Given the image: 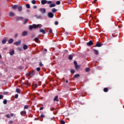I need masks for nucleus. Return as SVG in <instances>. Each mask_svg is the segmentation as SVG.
Listing matches in <instances>:
<instances>
[{"instance_id": "nucleus-1", "label": "nucleus", "mask_w": 124, "mask_h": 124, "mask_svg": "<svg viewBox=\"0 0 124 124\" xmlns=\"http://www.w3.org/2000/svg\"><path fill=\"white\" fill-rule=\"evenodd\" d=\"M39 29L41 28V26H40V24H33L32 25H30L29 26V30L30 31H32L33 29Z\"/></svg>"}, {"instance_id": "nucleus-2", "label": "nucleus", "mask_w": 124, "mask_h": 124, "mask_svg": "<svg viewBox=\"0 0 124 124\" xmlns=\"http://www.w3.org/2000/svg\"><path fill=\"white\" fill-rule=\"evenodd\" d=\"M27 75H28V76H31V75L33 76V75H35V70H33L31 72L29 73Z\"/></svg>"}, {"instance_id": "nucleus-3", "label": "nucleus", "mask_w": 124, "mask_h": 124, "mask_svg": "<svg viewBox=\"0 0 124 124\" xmlns=\"http://www.w3.org/2000/svg\"><path fill=\"white\" fill-rule=\"evenodd\" d=\"M47 16L49 18H53V17H54V14L51 12H49L47 14Z\"/></svg>"}, {"instance_id": "nucleus-4", "label": "nucleus", "mask_w": 124, "mask_h": 124, "mask_svg": "<svg viewBox=\"0 0 124 124\" xmlns=\"http://www.w3.org/2000/svg\"><path fill=\"white\" fill-rule=\"evenodd\" d=\"M87 46H92V45H93V41H90L87 43Z\"/></svg>"}, {"instance_id": "nucleus-5", "label": "nucleus", "mask_w": 124, "mask_h": 124, "mask_svg": "<svg viewBox=\"0 0 124 124\" xmlns=\"http://www.w3.org/2000/svg\"><path fill=\"white\" fill-rule=\"evenodd\" d=\"M6 41H7V38L5 37L2 40L1 43L4 45L6 43Z\"/></svg>"}, {"instance_id": "nucleus-6", "label": "nucleus", "mask_w": 124, "mask_h": 124, "mask_svg": "<svg viewBox=\"0 0 124 124\" xmlns=\"http://www.w3.org/2000/svg\"><path fill=\"white\" fill-rule=\"evenodd\" d=\"M102 46V43L97 42L95 45V47H101Z\"/></svg>"}, {"instance_id": "nucleus-7", "label": "nucleus", "mask_w": 124, "mask_h": 124, "mask_svg": "<svg viewBox=\"0 0 124 124\" xmlns=\"http://www.w3.org/2000/svg\"><path fill=\"white\" fill-rule=\"evenodd\" d=\"M16 21H22L23 20V17L22 16H17L16 18Z\"/></svg>"}, {"instance_id": "nucleus-8", "label": "nucleus", "mask_w": 124, "mask_h": 124, "mask_svg": "<svg viewBox=\"0 0 124 124\" xmlns=\"http://www.w3.org/2000/svg\"><path fill=\"white\" fill-rule=\"evenodd\" d=\"M13 41H14V39L11 38L8 41V42L9 44H12V43H13Z\"/></svg>"}, {"instance_id": "nucleus-9", "label": "nucleus", "mask_w": 124, "mask_h": 124, "mask_svg": "<svg viewBox=\"0 0 124 124\" xmlns=\"http://www.w3.org/2000/svg\"><path fill=\"white\" fill-rule=\"evenodd\" d=\"M40 11H41L42 13L44 14L46 12V10L45 8H40Z\"/></svg>"}, {"instance_id": "nucleus-10", "label": "nucleus", "mask_w": 124, "mask_h": 124, "mask_svg": "<svg viewBox=\"0 0 124 124\" xmlns=\"http://www.w3.org/2000/svg\"><path fill=\"white\" fill-rule=\"evenodd\" d=\"M15 45H16V46H18V45H20V44H21V40H19L17 42H16L14 43Z\"/></svg>"}, {"instance_id": "nucleus-11", "label": "nucleus", "mask_w": 124, "mask_h": 124, "mask_svg": "<svg viewBox=\"0 0 124 124\" xmlns=\"http://www.w3.org/2000/svg\"><path fill=\"white\" fill-rule=\"evenodd\" d=\"M20 115H21V116H24V115H27V111H21L20 112Z\"/></svg>"}, {"instance_id": "nucleus-12", "label": "nucleus", "mask_w": 124, "mask_h": 124, "mask_svg": "<svg viewBox=\"0 0 124 124\" xmlns=\"http://www.w3.org/2000/svg\"><path fill=\"white\" fill-rule=\"evenodd\" d=\"M41 4L44 5V4H46L47 3V0H42L41 1Z\"/></svg>"}, {"instance_id": "nucleus-13", "label": "nucleus", "mask_w": 124, "mask_h": 124, "mask_svg": "<svg viewBox=\"0 0 124 124\" xmlns=\"http://www.w3.org/2000/svg\"><path fill=\"white\" fill-rule=\"evenodd\" d=\"M53 100H54V101H57V102H59V96H56L54 97Z\"/></svg>"}, {"instance_id": "nucleus-14", "label": "nucleus", "mask_w": 124, "mask_h": 124, "mask_svg": "<svg viewBox=\"0 0 124 124\" xmlns=\"http://www.w3.org/2000/svg\"><path fill=\"white\" fill-rule=\"evenodd\" d=\"M9 16L11 17H13V16H14L15 15V14L13 12H10L9 14Z\"/></svg>"}, {"instance_id": "nucleus-15", "label": "nucleus", "mask_w": 124, "mask_h": 124, "mask_svg": "<svg viewBox=\"0 0 124 124\" xmlns=\"http://www.w3.org/2000/svg\"><path fill=\"white\" fill-rule=\"evenodd\" d=\"M23 48L24 50H27L28 49V48H29V46H28V45H24L23 46Z\"/></svg>"}, {"instance_id": "nucleus-16", "label": "nucleus", "mask_w": 124, "mask_h": 124, "mask_svg": "<svg viewBox=\"0 0 124 124\" xmlns=\"http://www.w3.org/2000/svg\"><path fill=\"white\" fill-rule=\"evenodd\" d=\"M27 34H28V32H27V31H24L23 32H22L23 36H26Z\"/></svg>"}, {"instance_id": "nucleus-17", "label": "nucleus", "mask_w": 124, "mask_h": 124, "mask_svg": "<svg viewBox=\"0 0 124 124\" xmlns=\"http://www.w3.org/2000/svg\"><path fill=\"white\" fill-rule=\"evenodd\" d=\"M94 53L95 54V55H98V50H96V49H93V50Z\"/></svg>"}, {"instance_id": "nucleus-18", "label": "nucleus", "mask_w": 124, "mask_h": 124, "mask_svg": "<svg viewBox=\"0 0 124 124\" xmlns=\"http://www.w3.org/2000/svg\"><path fill=\"white\" fill-rule=\"evenodd\" d=\"M40 32H42V33H43V34H45V33H46L45 31L43 29L40 30Z\"/></svg>"}, {"instance_id": "nucleus-19", "label": "nucleus", "mask_w": 124, "mask_h": 124, "mask_svg": "<svg viewBox=\"0 0 124 124\" xmlns=\"http://www.w3.org/2000/svg\"><path fill=\"white\" fill-rule=\"evenodd\" d=\"M9 54L11 56H13V55H14V50L11 51Z\"/></svg>"}, {"instance_id": "nucleus-20", "label": "nucleus", "mask_w": 124, "mask_h": 124, "mask_svg": "<svg viewBox=\"0 0 124 124\" xmlns=\"http://www.w3.org/2000/svg\"><path fill=\"white\" fill-rule=\"evenodd\" d=\"M78 77H80L79 74H76L74 76V78H78Z\"/></svg>"}, {"instance_id": "nucleus-21", "label": "nucleus", "mask_w": 124, "mask_h": 124, "mask_svg": "<svg viewBox=\"0 0 124 124\" xmlns=\"http://www.w3.org/2000/svg\"><path fill=\"white\" fill-rule=\"evenodd\" d=\"M18 8V6L17 5H15L12 6L13 9H16Z\"/></svg>"}, {"instance_id": "nucleus-22", "label": "nucleus", "mask_w": 124, "mask_h": 124, "mask_svg": "<svg viewBox=\"0 0 124 124\" xmlns=\"http://www.w3.org/2000/svg\"><path fill=\"white\" fill-rule=\"evenodd\" d=\"M17 9L18 10V11H22V6H17Z\"/></svg>"}, {"instance_id": "nucleus-23", "label": "nucleus", "mask_w": 124, "mask_h": 124, "mask_svg": "<svg viewBox=\"0 0 124 124\" xmlns=\"http://www.w3.org/2000/svg\"><path fill=\"white\" fill-rule=\"evenodd\" d=\"M52 12H53V13H56V12H57V9H56L55 8H52Z\"/></svg>"}, {"instance_id": "nucleus-24", "label": "nucleus", "mask_w": 124, "mask_h": 124, "mask_svg": "<svg viewBox=\"0 0 124 124\" xmlns=\"http://www.w3.org/2000/svg\"><path fill=\"white\" fill-rule=\"evenodd\" d=\"M56 6V4H51L49 5V7L52 8V7H55Z\"/></svg>"}, {"instance_id": "nucleus-25", "label": "nucleus", "mask_w": 124, "mask_h": 124, "mask_svg": "<svg viewBox=\"0 0 124 124\" xmlns=\"http://www.w3.org/2000/svg\"><path fill=\"white\" fill-rule=\"evenodd\" d=\"M16 93H20L21 90L19 89H16Z\"/></svg>"}, {"instance_id": "nucleus-26", "label": "nucleus", "mask_w": 124, "mask_h": 124, "mask_svg": "<svg viewBox=\"0 0 124 124\" xmlns=\"http://www.w3.org/2000/svg\"><path fill=\"white\" fill-rule=\"evenodd\" d=\"M8 50V48L7 47H3V49H2V51L3 52H4V51H7Z\"/></svg>"}, {"instance_id": "nucleus-27", "label": "nucleus", "mask_w": 124, "mask_h": 124, "mask_svg": "<svg viewBox=\"0 0 124 124\" xmlns=\"http://www.w3.org/2000/svg\"><path fill=\"white\" fill-rule=\"evenodd\" d=\"M34 41H35V42H38V41H39L38 37L35 38Z\"/></svg>"}, {"instance_id": "nucleus-28", "label": "nucleus", "mask_w": 124, "mask_h": 124, "mask_svg": "<svg viewBox=\"0 0 124 124\" xmlns=\"http://www.w3.org/2000/svg\"><path fill=\"white\" fill-rule=\"evenodd\" d=\"M68 59H69V60H72V59H73L72 55H69Z\"/></svg>"}, {"instance_id": "nucleus-29", "label": "nucleus", "mask_w": 124, "mask_h": 124, "mask_svg": "<svg viewBox=\"0 0 124 124\" xmlns=\"http://www.w3.org/2000/svg\"><path fill=\"white\" fill-rule=\"evenodd\" d=\"M3 104H6L7 103V99H4L3 101Z\"/></svg>"}, {"instance_id": "nucleus-30", "label": "nucleus", "mask_w": 124, "mask_h": 124, "mask_svg": "<svg viewBox=\"0 0 124 124\" xmlns=\"http://www.w3.org/2000/svg\"><path fill=\"white\" fill-rule=\"evenodd\" d=\"M75 67L77 70H78V68H79L80 67V66H79V65H75Z\"/></svg>"}, {"instance_id": "nucleus-31", "label": "nucleus", "mask_w": 124, "mask_h": 124, "mask_svg": "<svg viewBox=\"0 0 124 124\" xmlns=\"http://www.w3.org/2000/svg\"><path fill=\"white\" fill-rule=\"evenodd\" d=\"M104 92L105 93H107V92H108V88H105L104 89Z\"/></svg>"}, {"instance_id": "nucleus-32", "label": "nucleus", "mask_w": 124, "mask_h": 124, "mask_svg": "<svg viewBox=\"0 0 124 124\" xmlns=\"http://www.w3.org/2000/svg\"><path fill=\"white\" fill-rule=\"evenodd\" d=\"M34 37H35V34H32L31 35V38L32 39H33V38H34Z\"/></svg>"}, {"instance_id": "nucleus-33", "label": "nucleus", "mask_w": 124, "mask_h": 124, "mask_svg": "<svg viewBox=\"0 0 124 124\" xmlns=\"http://www.w3.org/2000/svg\"><path fill=\"white\" fill-rule=\"evenodd\" d=\"M70 72L72 73V74H74V73H75V71L73 69H71Z\"/></svg>"}, {"instance_id": "nucleus-34", "label": "nucleus", "mask_w": 124, "mask_h": 124, "mask_svg": "<svg viewBox=\"0 0 124 124\" xmlns=\"http://www.w3.org/2000/svg\"><path fill=\"white\" fill-rule=\"evenodd\" d=\"M56 3L57 5H59V4H61V1H57Z\"/></svg>"}, {"instance_id": "nucleus-35", "label": "nucleus", "mask_w": 124, "mask_h": 124, "mask_svg": "<svg viewBox=\"0 0 124 124\" xmlns=\"http://www.w3.org/2000/svg\"><path fill=\"white\" fill-rule=\"evenodd\" d=\"M60 123H61V124H65V122L63 120H61L60 121Z\"/></svg>"}, {"instance_id": "nucleus-36", "label": "nucleus", "mask_w": 124, "mask_h": 124, "mask_svg": "<svg viewBox=\"0 0 124 124\" xmlns=\"http://www.w3.org/2000/svg\"><path fill=\"white\" fill-rule=\"evenodd\" d=\"M31 3H32V4H35V3H36V2L35 1V0H32L31 1Z\"/></svg>"}, {"instance_id": "nucleus-37", "label": "nucleus", "mask_w": 124, "mask_h": 124, "mask_svg": "<svg viewBox=\"0 0 124 124\" xmlns=\"http://www.w3.org/2000/svg\"><path fill=\"white\" fill-rule=\"evenodd\" d=\"M24 109H28L29 105H25L24 107Z\"/></svg>"}, {"instance_id": "nucleus-38", "label": "nucleus", "mask_w": 124, "mask_h": 124, "mask_svg": "<svg viewBox=\"0 0 124 124\" xmlns=\"http://www.w3.org/2000/svg\"><path fill=\"white\" fill-rule=\"evenodd\" d=\"M26 7H27V8H31V6H30L29 4H27Z\"/></svg>"}, {"instance_id": "nucleus-39", "label": "nucleus", "mask_w": 124, "mask_h": 124, "mask_svg": "<svg viewBox=\"0 0 124 124\" xmlns=\"http://www.w3.org/2000/svg\"><path fill=\"white\" fill-rule=\"evenodd\" d=\"M85 70H86V72H89V71H90V69L89 68H86Z\"/></svg>"}, {"instance_id": "nucleus-40", "label": "nucleus", "mask_w": 124, "mask_h": 124, "mask_svg": "<svg viewBox=\"0 0 124 124\" xmlns=\"http://www.w3.org/2000/svg\"><path fill=\"white\" fill-rule=\"evenodd\" d=\"M28 21H29V19H25L24 20V24H27V22H28Z\"/></svg>"}, {"instance_id": "nucleus-41", "label": "nucleus", "mask_w": 124, "mask_h": 124, "mask_svg": "<svg viewBox=\"0 0 124 124\" xmlns=\"http://www.w3.org/2000/svg\"><path fill=\"white\" fill-rule=\"evenodd\" d=\"M40 67H37V68H36V70H37V71H38V72H39V71H40Z\"/></svg>"}, {"instance_id": "nucleus-42", "label": "nucleus", "mask_w": 124, "mask_h": 124, "mask_svg": "<svg viewBox=\"0 0 124 124\" xmlns=\"http://www.w3.org/2000/svg\"><path fill=\"white\" fill-rule=\"evenodd\" d=\"M54 24H55L56 26L59 25V22H58V21H55V22H54Z\"/></svg>"}, {"instance_id": "nucleus-43", "label": "nucleus", "mask_w": 124, "mask_h": 124, "mask_svg": "<svg viewBox=\"0 0 124 124\" xmlns=\"http://www.w3.org/2000/svg\"><path fill=\"white\" fill-rule=\"evenodd\" d=\"M33 86L35 87V88H37V84H36V83H33Z\"/></svg>"}, {"instance_id": "nucleus-44", "label": "nucleus", "mask_w": 124, "mask_h": 124, "mask_svg": "<svg viewBox=\"0 0 124 124\" xmlns=\"http://www.w3.org/2000/svg\"><path fill=\"white\" fill-rule=\"evenodd\" d=\"M6 117L8 118V119H10V115H9V114H7Z\"/></svg>"}, {"instance_id": "nucleus-45", "label": "nucleus", "mask_w": 124, "mask_h": 124, "mask_svg": "<svg viewBox=\"0 0 124 124\" xmlns=\"http://www.w3.org/2000/svg\"><path fill=\"white\" fill-rule=\"evenodd\" d=\"M2 98H3V95H0V99H2Z\"/></svg>"}, {"instance_id": "nucleus-46", "label": "nucleus", "mask_w": 124, "mask_h": 124, "mask_svg": "<svg viewBox=\"0 0 124 124\" xmlns=\"http://www.w3.org/2000/svg\"><path fill=\"white\" fill-rule=\"evenodd\" d=\"M18 94H16V95H15V98H18Z\"/></svg>"}, {"instance_id": "nucleus-47", "label": "nucleus", "mask_w": 124, "mask_h": 124, "mask_svg": "<svg viewBox=\"0 0 124 124\" xmlns=\"http://www.w3.org/2000/svg\"><path fill=\"white\" fill-rule=\"evenodd\" d=\"M43 65V64H42V62H39V66H42Z\"/></svg>"}, {"instance_id": "nucleus-48", "label": "nucleus", "mask_w": 124, "mask_h": 124, "mask_svg": "<svg viewBox=\"0 0 124 124\" xmlns=\"http://www.w3.org/2000/svg\"><path fill=\"white\" fill-rule=\"evenodd\" d=\"M50 3H52V1H47V4H50Z\"/></svg>"}, {"instance_id": "nucleus-49", "label": "nucleus", "mask_w": 124, "mask_h": 124, "mask_svg": "<svg viewBox=\"0 0 124 124\" xmlns=\"http://www.w3.org/2000/svg\"><path fill=\"white\" fill-rule=\"evenodd\" d=\"M40 117H41V118H45V116H44V115H43V114H41Z\"/></svg>"}, {"instance_id": "nucleus-50", "label": "nucleus", "mask_w": 124, "mask_h": 124, "mask_svg": "<svg viewBox=\"0 0 124 124\" xmlns=\"http://www.w3.org/2000/svg\"><path fill=\"white\" fill-rule=\"evenodd\" d=\"M74 64H75V65H77V62L76 61H74Z\"/></svg>"}, {"instance_id": "nucleus-51", "label": "nucleus", "mask_w": 124, "mask_h": 124, "mask_svg": "<svg viewBox=\"0 0 124 124\" xmlns=\"http://www.w3.org/2000/svg\"><path fill=\"white\" fill-rule=\"evenodd\" d=\"M52 32V29H50L49 31V33H51Z\"/></svg>"}, {"instance_id": "nucleus-52", "label": "nucleus", "mask_w": 124, "mask_h": 124, "mask_svg": "<svg viewBox=\"0 0 124 124\" xmlns=\"http://www.w3.org/2000/svg\"><path fill=\"white\" fill-rule=\"evenodd\" d=\"M7 93H8V92H3V94H7Z\"/></svg>"}, {"instance_id": "nucleus-53", "label": "nucleus", "mask_w": 124, "mask_h": 124, "mask_svg": "<svg viewBox=\"0 0 124 124\" xmlns=\"http://www.w3.org/2000/svg\"><path fill=\"white\" fill-rule=\"evenodd\" d=\"M33 8L34 9H36V8H37V7L36 6H34L33 7Z\"/></svg>"}, {"instance_id": "nucleus-54", "label": "nucleus", "mask_w": 124, "mask_h": 124, "mask_svg": "<svg viewBox=\"0 0 124 124\" xmlns=\"http://www.w3.org/2000/svg\"><path fill=\"white\" fill-rule=\"evenodd\" d=\"M10 116H11V117H13V116H14V114L11 113V114H10Z\"/></svg>"}, {"instance_id": "nucleus-55", "label": "nucleus", "mask_w": 124, "mask_h": 124, "mask_svg": "<svg viewBox=\"0 0 124 124\" xmlns=\"http://www.w3.org/2000/svg\"><path fill=\"white\" fill-rule=\"evenodd\" d=\"M18 36V34H16L15 37L16 38Z\"/></svg>"}, {"instance_id": "nucleus-56", "label": "nucleus", "mask_w": 124, "mask_h": 124, "mask_svg": "<svg viewBox=\"0 0 124 124\" xmlns=\"http://www.w3.org/2000/svg\"><path fill=\"white\" fill-rule=\"evenodd\" d=\"M40 110H43V107H41L40 108Z\"/></svg>"}, {"instance_id": "nucleus-57", "label": "nucleus", "mask_w": 124, "mask_h": 124, "mask_svg": "<svg viewBox=\"0 0 124 124\" xmlns=\"http://www.w3.org/2000/svg\"><path fill=\"white\" fill-rule=\"evenodd\" d=\"M13 123V121H9V124H12Z\"/></svg>"}, {"instance_id": "nucleus-58", "label": "nucleus", "mask_w": 124, "mask_h": 124, "mask_svg": "<svg viewBox=\"0 0 124 124\" xmlns=\"http://www.w3.org/2000/svg\"><path fill=\"white\" fill-rule=\"evenodd\" d=\"M28 83H29V81H27L26 82H25V84L26 85H28Z\"/></svg>"}, {"instance_id": "nucleus-59", "label": "nucleus", "mask_w": 124, "mask_h": 124, "mask_svg": "<svg viewBox=\"0 0 124 124\" xmlns=\"http://www.w3.org/2000/svg\"><path fill=\"white\" fill-rule=\"evenodd\" d=\"M54 110H55L54 108H51V111H54Z\"/></svg>"}, {"instance_id": "nucleus-60", "label": "nucleus", "mask_w": 124, "mask_h": 124, "mask_svg": "<svg viewBox=\"0 0 124 124\" xmlns=\"http://www.w3.org/2000/svg\"><path fill=\"white\" fill-rule=\"evenodd\" d=\"M45 52H47V49H45Z\"/></svg>"}, {"instance_id": "nucleus-61", "label": "nucleus", "mask_w": 124, "mask_h": 124, "mask_svg": "<svg viewBox=\"0 0 124 124\" xmlns=\"http://www.w3.org/2000/svg\"><path fill=\"white\" fill-rule=\"evenodd\" d=\"M66 83H68V80H66Z\"/></svg>"}, {"instance_id": "nucleus-62", "label": "nucleus", "mask_w": 124, "mask_h": 124, "mask_svg": "<svg viewBox=\"0 0 124 124\" xmlns=\"http://www.w3.org/2000/svg\"><path fill=\"white\" fill-rule=\"evenodd\" d=\"M1 58V55L0 54V59Z\"/></svg>"}, {"instance_id": "nucleus-63", "label": "nucleus", "mask_w": 124, "mask_h": 124, "mask_svg": "<svg viewBox=\"0 0 124 124\" xmlns=\"http://www.w3.org/2000/svg\"><path fill=\"white\" fill-rule=\"evenodd\" d=\"M94 1H97V0H94Z\"/></svg>"}, {"instance_id": "nucleus-64", "label": "nucleus", "mask_w": 124, "mask_h": 124, "mask_svg": "<svg viewBox=\"0 0 124 124\" xmlns=\"http://www.w3.org/2000/svg\"><path fill=\"white\" fill-rule=\"evenodd\" d=\"M25 1H28V0H24Z\"/></svg>"}]
</instances>
